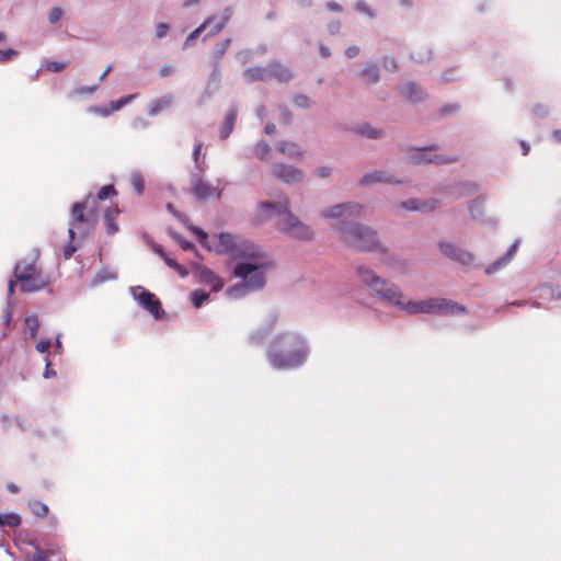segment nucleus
<instances>
[{"label":"nucleus","mask_w":561,"mask_h":561,"mask_svg":"<svg viewBox=\"0 0 561 561\" xmlns=\"http://www.w3.org/2000/svg\"><path fill=\"white\" fill-rule=\"evenodd\" d=\"M328 9L330 11H335V12L342 11V7L340 4H337V3H335V2H329L328 3Z\"/></svg>","instance_id":"obj_52"},{"label":"nucleus","mask_w":561,"mask_h":561,"mask_svg":"<svg viewBox=\"0 0 561 561\" xmlns=\"http://www.w3.org/2000/svg\"><path fill=\"white\" fill-rule=\"evenodd\" d=\"M439 250L450 260L457 261L461 264H470L473 261V255L462 249L457 248L450 242H439Z\"/></svg>","instance_id":"obj_10"},{"label":"nucleus","mask_w":561,"mask_h":561,"mask_svg":"<svg viewBox=\"0 0 561 561\" xmlns=\"http://www.w3.org/2000/svg\"><path fill=\"white\" fill-rule=\"evenodd\" d=\"M188 229L197 237L199 243L208 251L217 254H227L233 260H244L234 266V276L242 278L250 289H260L265 284L264 272L271 263L261 249L237 236L229 232H221L214 236L213 243L208 240V234L203 229L188 226Z\"/></svg>","instance_id":"obj_1"},{"label":"nucleus","mask_w":561,"mask_h":561,"mask_svg":"<svg viewBox=\"0 0 561 561\" xmlns=\"http://www.w3.org/2000/svg\"><path fill=\"white\" fill-rule=\"evenodd\" d=\"M22 524V518L15 513H0V526L16 528Z\"/></svg>","instance_id":"obj_24"},{"label":"nucleus","mask_w":561,"mask_h":561,"mask_svg":"<svg viewBox=\"0 0 561 561\" xmlns=\"http://www.w3.org/2000/svg\"><path fill=\"white\" fill-rule=\"evenodd\" d=\"M271 148L266 141H259L254 147V156L260 160H263L268 154Z\"/></svg>","instance_id":"obj_35"},{"label":"nucleus","mask_w":561,"mask_h":561,"mask_svg":"<svg viewBox=\"0 0 561 561\" xmlns=\"http://www.w3.org/2000/svg\"><path fill=\"white\" fill-rule=\"evenodd\" d=\"M248 82L271 80L270 65L267 67L254 66L243 72Z\"/></svg>","instance_id":"obj_15"},{"label":"nucleus","mask_w":561,"mask_h":561,"mask_svg":"<svg viewBox=\"0 0 561 561\" xmlns=\"http://www.w3.org/2000/svg\"><path fill=\"white\" fill-rule=\"evenodd\" d=\"M33 561H47V557L42 551H38L33 556Z\"/></svg>","instance_id":"obj_53"},{"label":"nucleus","mask_w":561,"mask_h":561,"mask_svg":"<svg viewBox=\"0 0 561 561\" xmlns=\"http://www.w3.org/2000/svg\"><path fill=\"white\" fill-rule=\"evenodd\" d=\"M229 20H230V10L227 9L225 11V14L220 19L215 18V20L209 24V25L213 24V26L209 30L207 36H215L218 33H220L226 27Z\"/></svg>","instance_id":"obj_23"},{"label":"nucleus","mask_w":561,"mask_h":561,"mask_svg":"<svg viewBox=\"0 0 561 561\" xmlns=\"http://www.w3.org/2000/svg\"><path fill=\"white\" fill-rule=\"evenodd\" d=\"M196 275L201 283L209 285L214 291H219L224 287L221 278L206 266H197Z\"/></svg>","instance_id":"obj_11"},{"label":"nucleus","mask_w":561,"mask_h":561,"mask_svg":"<svg viewBox=\"0 0 561 561\" xmlns=\"http://www.w3.org/2000/svg\"><path fill=\"white\" fill-rule=\"evenodd\" d=\"M320 54H321L323 57H328V56H330V50H329V48H328V47H325V46H321V47H320Z\"/></svg>","instance_id":"obj_61"},{"label":"nucleus","mask_w":561,"mask_h":561,"mask_svg":"<svg viewBox=\"0 0 561 561\" xmlns=\"http://www.w3.org/2000/svg\"><path fill=\"white\" fill-rule=\"evenodd\" d=\"M271 172L273 176L287 184L300 182L304 178V173L301 170L285 163L274 164L272 167Z\"/></svg>","instance_id":"obj_9"},{"label":"nucleus","mask_w":561,"mask_h":561,"mask_svg":"<svg viewBox=\"0 0 561 561\" xmlns=\"http://www.w3.org/2000/svg\"><path fill=\"white\" fill-rule=\"evenodd\" d=\"M335 229L340 240L348 248L358 251H371L379 247L376 231L357 222H341Z\"/></svg>","instance_id":"obj_6"},{"label":"nucleus","mask_w":561,"mask_h":561,"mask_svg":"<svg viewBox=\"0 0 561 561\" xmlns=\"http://www.w3.org/2000/svg\"><path fill=\"white\" fill-rule=\"evenodd\" d=\"M458 161V157H445L442 154H434L432 157H427L425 154H420L415 158V162H431L436 164H445V163H454Z\"/></svg>","instance_id":"obj_21"},{"label":"nucleus","mask_w":561,"mask_h":561,"mask_svg":"<svg viewBox=\"0 0 561 561\" xmlns=\"http://www.w3.org/2000/svg\"><path fill=\"white\" fill-rule=\"evenodd\" d=\"M402 95L412 102H417L423 99L422 90L413 82L407 83L401 91Z\"/></svg>","instance_id":"obj_22"},{"label":"nucleus","mask_w":561,"mask_h":561,"mask_svg":"<svg viewBox=\"0 0 561 561\" xmlns=\"http://www.w3.org/2000/svg\"><path fill=\"white\" fill-rule=\"evenodd\" d=\"M50 362L47 360L46 363V369L44 371V378H50L56 375L55 370L49 369Z\"/></svg>","instance_id":"obj_50"},{"label":"nucleus","mask_w":561,"mask_h":561,"mask_svg":"<svg viewBox=\"0 0 561 561\" xmlns=\"http://www.w3.org/2000/svg\"><path fill=\"white\" fill-rule=\"evenodd\" d=\"M156 253L160 255V257L165 262L169 259V255L163 251L161 247H157L154 249Z\"/></svg>","instance_id":"obj_51"},{"label":"nucleus","mask_w":561,"mask_h":561,"mask_svg":"<svg viewBox=\"0 0 561 561\" xmlns=\"http://www.w3.org/2000/svg\"><path fill=\"white\" fill-rule=\"evenodd\" d=\"M201 149H202V144L201 142L196 144L195 148H194V159H195V161H197V159H198Z\"/></svg>","instance_id":"obj_58"},{"label":"nucleus","mask_w":561,"mask_h":561,"mask_svg":"<svg viewBox=\"0 0 561 561\" xmlns=\"http://www.w3.org/2000/svg\"><path fill=\"white\" fill-rule=\"evenodd\" d=\"M98 218L99 210L95 207V199L87 197L83 202L71 205V219L68 229L69 241L62 250L65 260L71 259L77 250L73 244L76 234L78 233L81 238L89 236L95 229Z\"/></svg>","instance_id":"obj_4"},{"label":"nucleus","mask_w":561,"mask_h":561,"mask_svg":"<svg viewBox=\"0 0 561 561\" xmlns=\"http://www.w3.org/2000/svg\"><path fill=\"white\" fill-rule=\"evenodd\" d=\"M362 210V206L354 203L337 204L322 213L324 218H339L345 214L358 215Z\"/></svg>","instance_id":"obj_12"},{"label":"nucleus","mask_w":561,"mask_h":561,"mask_svg":"<svg viewBox=\"0 0 561 561\" xmlns=\"http://www.w3.org/2000/svg\"><path fill=\"white\" fill-rule=\"evenodd\" d=\"M173 73H175V68L173 66H170V65L162 66L159 69V75H160V77H163V78L172 76Z\"/></svg>","instance_id":"obj_44"},{"label":"nucleus","mask_w":561,"mask_h":561,"mask_svg":"<svg viewBox=\"0 0 561 561\" xmlns=\"http://www.w3.org/2000/svg\"><path fill=\"white\" fill-rule=\"evenodd\" d=\"M360 75L366 84H374L379 80V72L376 66L365 68Z\"/></svg>","instance_id":"obj_26"},{"label":"nucleus","mask_w":561,"mask_h":561,"mask_svg":"<svg viewBox=\"0 0 561 561\" xmlns=\"http://www.w3.org/2000/svg\"><path fill=\"white\" fill-rule=\"evenodd\" d=\"M193 193L198 199H207L211 196H219L220 192L210 183L196 179L193 183Z\"/></svg>","instance_id":"obj_13"},{"label":"nucleus","mask_w":561,"mask_h":561,"mask_svg":"<svg viewBox=\"0 0 561 561\" xmlns=\"http://www.w3.org/2000/svg\"><path fill=\"white\" fill-rule=\"evenodd\" d=\"M259 213L262 219L272 215L282 216L277 222L279 230L289 233L296 239L311 240L313 238V232L310 227L306 226L290 213L289 201L286 197L277 203H261L259 205Z\"/></svg>","instance_id":"obj_5"},{"label":"nucleus","mask_w":561,"mask_h":561,"mask_svg":"<svg viewBox=\"0 0 561 561\" xmlns=\"http://www.w3.org/2000/svg\"><path fill=\"white\" fill-rule=\"evenodd\" d=\"M15 285H16V283L14 280L9 282V285H8V294L9 295H12L14 293Z\"/></svg>","instance_id":"obj_59"},{"label":"nucleus","mask_w":561,"mask_h":561,"mask_svg":"<svg viewBox=\"0 0 561 561\" xmlns=\"http://www.w3.org/2000/svg\"><path fill=\"white\" fill-rule=\"evenodd\" d=\"M357 9L363 11V12H366V13L370 14L369 9L365 5L364 2H358L357 3Z\"/></svg>","instance_id":"obj_60"},{"label":"nucleus","mask_w":561,"mask_h":561,"mask_svg":"<svg viewBox=\"0 0 561 561\" xmlns=\"http://www.w3.org/2000/svg\"><path fill=\"white\" fill-rule=\"evenodd\" d=\"M357 130L362 136H365V137L371 138V139H378V138L382 137V135H383L382 130L377 129V128L370 126L369 124H364V125L359 126L357 128Z\"/></svg>","instance_id":"obj_27"},{"label":"nucleus","mask_w":561,"mask_h":561,"mask_svg":"<svg viewBox=\"0 0 561 561\" xmlns=\"http://www.w3.org/2000/svg\"><path fill=\"white\" fill-rule=\"evenodd\" d=\"M49 346H50V341L49 340H39L36 343L35 348L39 353H46L48 351Z\"/></svg>","instance_id":"obj_43"},{"label":"nucleus","mask_w":561,"mask_h":561,"mask_svg":"<svg viewBox=\"0 0 561 561\" xmlns=\"http://www.w3.org/2000/svg\"><path fill=\"white\" fill-rule=\"evenodd\" d=\"M14 277L23 293H35L50 285V277L37 266V259H22L14 266Z\"/></svg>","instance_id":"obj_7"},{"label":"nucleus","mask_w":561,"mask_h":561,"mask_svg":"<svg viewBox=\"0 0 561 561\" xmlns=\"http://www.w3.org/2000/svg\"><path fill=\"white\" fill-rule=\"evenodd\" d=\"M209 298V294L204 291V290H201V289H196L192 293L191 295V299H192V304L195 308H199L203 306V304Z\"/></svg>","instance_id":"obj_32"},{"label":"nucleus","mask_w":561,"mask_h":561,"mask_svg":"<svg viewBox=\"0 0 561 561\" xmlns=\"http://www.w3.org/2000/svg\"><path fill=\"white\" fill-rule=\"evenodd\" d=\"M30 508L34 515L37 517H45L47 516L49 510L48 506L43 503L42 501L34 500L30 502Z\"/></svg>","instance_id":"obj_29"},{"label":"nucleus","mask_w":561,"mask_h":561,"mask_svg":"<svg viewBox=\"0 0 561 561\" xmlns=\"http://www.w3.org/2000/svg\"><path fill=\"white\" fill-rule=\"evenodd\" d=\"M25 331L30 339H35L39 329V321L36 316H28L24 320Z\"/></svg>","instance_id":"obj_25"},{"label":"nucleus","mask_w":561,"mask_h":561,"mask_svg":"<svg viewBox=\"0 0 561 561\" xmlns=\"http://www.w3.org/2000/svg\"><path fill=\"white\" fill-rule=\"evenodd\" d=\"M19 55V51L12 48L0 50V62H5Z\"/></svg>","instance_id":"obj_38"},{"label":"nucleus","mask_w":561,"mask_h":561,"mask_svg":"<svg viewBox=\"0 0 561 561\" xmlns=\"http://www.w3.org/2000/svg\"><path fill=\"white\" fill-rule=\"evenodd\" d=\"M165 264L169 267L173 268L181 277H185L188 274L187 270L184 266L179 264L175 260L171 259L170 256L165 261Z\"/></svg>","instance_id":"obj_36"},{"label":"nucleus","mask_w":561,"mask_h":561,"mask_svg":"<svg viewBox=\"0 0 561 561\" xmlns=\"http://www.w3.org/2000/svg\"><path fill=\"white\" fill-rule=\"evenodd\" d=\"M359 54V48L357 46H351L346 49V55L351 58L356 57Z\"/></svg>","instance_id":"obj_47"},{"label":"nucleus","mask_w":561,"mask_h":561,"mask_svg":"<svg viewBox=\"0 0 561 561\" xmlns=\"http://www.w3.org/2000/svg\"><path fill=\"white\" fill-rule=\"evenodd\" d=\"M113 195H117L115 187L113 185H105L99 190L95 197H92V196H89V197L92 199H95V207H98L99 201H105L106 198H108L110 196H113Z\"/></svg>","instance_id":"obj_28"},{"label":"nucleus","mask_w":561,"mask_h":561,"mask_svg":"<svg viewBox=\"0 0 561 561\" xmlns=\"http://www.w3.org/2000/svg\"><path fill=\"white\" fill-rule=\"evenodd\" d=\"M270 71L271 79L275 78L279 82H287L293 78L290 69L276 61L270 64Z\"/></svg>","instance_id":"obj_18"},{"label":"nucleus","mask_w":561,"mask_h":561,"mask_svg":"<svg viewBox=\"0 0 561 561\" xmlns=\"http://www.w3.org/2000/svg\"><path fill=\"white\" fill-rule=\"evenodd\" d=\"M137 289L140 290V294L137 296V300L142 308L146 309L156 320L162 319L164 311L159 298L144 287L138 286Z\"/></svg>","instance_id":"obj_8"},{"label":"nucleus","mask_w":561,"mask_h":561,"mask_svg":"<svg viewBox=\"0 0 561 561\" xmlns=\"http://www.w3.org/2000/svg\"><path fill=\"white\" fill-rule=\"evenodd\" d=\"M215 20V16L207 18L197 28H195L186 38L184 45L187 47L209 24Z\"/></svg>","instance_id":"obj_31"},{"label":"nucleus","mask_w":561,"mask_h":561,"mask_svg":"<svg viewBox=\"0 0 561 561\" xmlns=\"http://www.w3.org/2000/svg\"><path fill=\"white\" fill-rule=\"evenodd\" d=\"M168 31H169V25L167 23H158L157 27H156V37L157 38H162L164 37L167 34H168Z\"/></svg>","instance_id":"obj_42"},{"label":"nucleus","mask_w":561,"mask_h":561,"mask_svg":"<svg viewBox=\"0 0 561 561\" xmlns=\"http://www.w3.org/2000/svg\"><path fill=\"white\" fill-rule=\"evenodd\" d=\"M552 137H553L557 141L561 142V130H560V129L554 130V131L552 133Z\"/></svg>","instance_id":"obj_62"},{"label":"nucleus","mask_w":561,"mask_h":561,"mask_svg":"<svg viewBox=\"0 0 561 561\" xmlns=\"http://www.w3.org/2000/svg\"><path fill=\"white\" fill-rule=\"evenodd\" d=\"M171 104H172V98H170V96L161 98V99L154 101V103L151 106L150 114H157L163 110H167L171 106Z\"/></svg>","instance_id":"obj_30"},{"label":"nucleus","mask_w":561,"mask_h":561,"mask_svg":"<svg viewBox=\"0 0 561 561\" xmlns=\"http://www.w3.org/2000/svg\"><path fill=\"white\" fill-rule=\"evenodd\" d=\"M131 100V96H124L117 100L115 103L112 104L113 110H119L121 106L127 104Z\"/></svg>","instance_id":"obj_45"},{"label":"nucleus","mask_w":561,"mask_h":561,"mask_svg":"<svg viewBox=\"0 0 561 561\" xmlns=\"http://www.w3.org/2000/svg\"><path fill=\"white\" fill-rule=\"evenodd\" d=\"M175 239L179 242L180 247L185 251H193L196 249L194 243L183 239L181 236H176Z\"/></svg>","instance_id":"obj_41"},{"label":"nucleus","mask_w":561,"mask_h":561,"mask_svg":"<svg viewBox=\"0 0 561 561\" xmlns=\"http://www.w3.org/2000/svg\"><path fill=\"white\" fill-rule=\"evenodd\" d=\"M382 65H383V68H386L388 70H396L397 69V64H396L393 58H385Z\"/></svg>","instance_id":"obj_46"},{"label":"nucleus","mask_w":561,"mask_h":561,"mask_svg":"<svg viewBox=\"0 0 561 561\" xmlns=\"http://www.w3.org/2000/svg\"><path fill=\"white\" fill-rule=\"evenodd\" d=\"M373 183H392V178L385 171H374L365 174L360 180L363 185Z\"/></svg>","instance_id":"obj_19"},{"label":"nucleus","mask_w":561,"mask_h":561,"mask_svg":"<svg viewBox=\"0 0 561 561\" xmlns=\"http://www.w3.org/2000/svg\"><path fill=\"white\" fill-rule=\"evenodd\" d=\"M282 115H283V122L288 124L291 119V112L287 107H284L282 110Z\"/></svg>","instance_id":"obj_48"},{"label":"nucleus","mask_w":561,"mask_h":561,"mask_svg":"<svg viewBox=\"0 0 561 561\" xmlns=\"http://www.w3.org/2000/svg\"><path fill=\"white\" fill-rule=\"evenodd\" d=\"M357 274L363 284L375 290L389 304L400 307L409 313H437L454 316L466 313L465 306L445 298H430L421 301L404 300L403 295L394 285H389L385 279L377 276L371 270L358 266Z\"/></svg>","instance_id":"obj_2"},{"label":"nucleus","mask_w":561,"mask_h":561,"mask_svg":"<svg viewBox=\"0 0 561 561\" xmlns=\"http://www.w3.org/2000/svg\"><path fill=\"white\" fill-rule=\"evenodd\" d=\"M230 44H231L230 38L225 39V42L222 43L221 48L219 50V55L225 54L226 49L230 46Z\"/></svg>","instance_id":"obj_55"},{"label":"nucleus","mask_w":561,"mask_h":561,"mask_svg":"<svg viewBox=\"0 0 561 561\" xmlns=\"http://www.w3.org/2000/svg\"><path fill=\"white\" fill-rule=\"evenodd\" d=\"M62 16V11L61 9L55 7V8H51L49 10V13H48V21L49 23L54 24L56 22H58L60 20V18Z\"/></svg>","instance_id":"obj_40"},{"label":"nucleus","mask_w":561,"mask_h":561,"mask_svg":"<svg viewBox=\"0 0 561 561\" xmlns=\"http://www.w3.org/2000/svg\"><path fill=\"white\" fill-rule=\"evenodd\" d=\"M67 67V62L50 61L47 64L46 69L51 72H60Z\"/></svg>","instance_id":"obj_39"},{"label":"nucleus","mask_w":561,"mask_h":561,"mask_svg":"<svg viewBox=\"0 0 561 561\" xmlns=\"http://www.w3.org/2000/svg\"><path fill=\"white\" fill-rule=\"evenodd\" d=\"M7 490L12 493V494H15L19 492V488L14 484V483H9L7 485Z\"/></svg>","instance_id":"obj_57"},{"label":"nucleus","mask_w":561,"mask_h":561,"mask_svg":"<svg viewBox=\"0 0 561 561\" xmlns=\"http://www.w3.org/2000/svg\"><path fill=\"white\" fill-rule=\"evenodd\" d=\"M275 129H276L275 124L270 123V124H267V125L265 126V134H266V135H272V134H274V133H275Z\"/></svg>","instance_id":"obj_54"},{"label":"nucleus","mask_w":561,"mask_h":561,"mask_svg":"<svg viewBox=\"0 0 561 561\" xmlns=\"http://www.w3.org/2000/svg\"><path fill=\"white\" fill-rule=\"evenodd\" d=\"M516 249H517V242L513 243L511 245V248L508 249L506 255L504 257L500 259L499 261H496L491 266V268L493 271H495V270H499V268L503 267L508 262V260L513 256V254L515 253Z\"/></svg>","instance_id":"obj_34"},{"label":"nucleus","mask_w":561,"mask_h":561,"mask_svg":"<svg viewBox=\"0 0 561 561\" xmlns=\"http://www.w3.org/2000/svg\"><path fill=\"white\" fill-rule=\"evenodd\" d=\"M277 149L279 152L287 154L289 158H301L302 150L295 142L280 141L277 145Z\"/></svg>","instance_id":"obj_20"},{"label":"nucleus","mask_w":561,"mask_h":561,"mask_svg":"<svg viewBox=\"0 0 561 561\" xmlns=\"http://www.w3.org/2000/svg\"><path fill=\"white\" fill-rule=\"evenodd\" d=\"M129 183L135 193L141 195L144 192V179L139 173H133L129 178Z\"/></svg>","instance_id":"obj_33"},{"label":"nucleus","mask_w":561,"mask_h":561,"mask_svg":"<svg viewBox=\"0 0 561 561\" xmlns=\"http://www.w3.org/2000/svg\"><path fill=\"white\" fill-rule=\"evenodd\" d=\"M330 173H331V169H330V168H328V167H321V168H320V169H318V171H317V174H318V176H320V178H325V176L330 175Z\"/></svg>","instance_id":"obj_49"},{"label":"nucleus","mask_w":561,"mask_h":561,"mask_svg":"<svg viewBox=\"0 0 561 561\" xmlns=\"http://www.w3.org/2000/svg\"><path fill=\"white\" fill-rule=\"evenodd\" d=\"M201 2V0H185L183 3L184 8H191L194 5H197Z\"/></svg>","instance_id":"obj_56"},{"label":"nucleus","mask_w":561,"mask_h":561,"mask_svg":"<svg viewBox=\"0 0 561 561\" xmlns=\"http://www.w3.org/2000/svg\"><path fill=\"white\" fill-rule=\"evenodd\" d=\"M119 209L117 206L108 207L104 214V222L106 226V232L108 234H114L119 230V227L116 222V218L119 215Z\"/></svg>","instance_id":"obj_17"},{"label":"nucleus","mask_w":561,"mask_h":561,"mask_svg":"<svg viewBox=\"0 0 561 561\" xmlns=\"http://www.w3.org/2000/svg\"><path fill=\"white\" fill-rule=\"evenodd\" d=\"M238 111L236 107H231L225 116L222 125L220 127V138L227 139L232 133L237 122Z\"/></svg>","instance_id":"obj_16"},{"label":"nucleus","mask_w":561,"mask_h":561,"mask_svg":"<svg viewBox=\"0 0 561 561\" xmlns=\"http://www.w3.org/2000/svg\"><path fill=\"white\" fill-rule=\"evenodd\" d=\"M308 357L304 339L294 333L276 336L270 344L267 358L276 369H293L301 366Z\"/></svg>","instance_id":"obj_3"},{"label":"nucleus","mask_w":561,"mask_h":561,"mask_svg":"<svg viewBox=\"0 0 561 561\" xmlns=\"http://www.w3.org/2000/svg\"><path fill=\"white\" fill-rule=\"evenodd\" d=\"M439 206V202L436 199H428L421 202L416 198H411L401 203V207L407 210H419V211H434Z\"/></svg>","instance_id":"obj_14"},{"label":"nucleus","mask_w":561,"mask_h":561,"mask_svg":"<svg viewBox=\"0 0 561 561\" xmlns=\"http://www.w3.org/2000/svg\"><path fill=\"white\" fill-rule=\"evenodd\" d=\"M111 69H112V67L107 66L105 68V70L103 71V73L101 75L100 80H103L110 73Z\"/></svg>","instance_id":"obj_63"},{"label":"nucleus","mask_w":561,"mask_h":561,"mask_svg":"<svg viewBox=\"0 0 561 561\" xmlns=\"http://www.w3.org/2000/svg\"><path fill=\"white\" fill-rule=\"evenodd\" d=\"M522 147H523V153L527 154L529 151V147L524 141L522 142Z\"/></svg>","instance_id":"obj_64"},{"label":"nucleus","mask_w":561,"mask_h":561,"mask_svg":"<svg viewBox=\"0 0 561 561\" xmlns=\"http://www.w3.org/2000/svg\"><path fill=\"white\" fill-rule=\"evenodd\" d=\"M293 103L297 107H308L310 105V99L307 95L304 94H297L293 99Z\"/></svg>","instance_id":"obj_37"}]
</instances>
